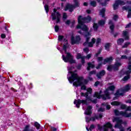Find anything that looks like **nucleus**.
I'll return each mask as SVG.
<instances>
[{
    "instance_id": "5701e85b",
    "label": "nucleus",
    "mask_w": 131,
    "mask_h": 131,
    "mask_svg": "<svg viewBox=\"0 0 131 131\" xmlns=\"http://www.w3.org/2000/svg\"><path fill=\"white\" fill-rule=\"evenodd\" d=\"M111 47V43L110 42L106 43L104 46L105 50H106V51H107V52H109V51H110Z\"/></svg>"
},
{
    "instance_id": "bb28decb",
    "label": "nucleus",
    "mask_w": 131,
    "mask_h": 131,
    "mask_svg": "<svg viewBox=\"0 0 131 131\" xmlns=\"http://www.w3.org/2000/svg\"><path fill=\"white\" fill-rule=\"evenodd\" d=\"M130 73H131V71L130 70L126 71L125 72L121 71L120 72L121 75H124V74H126V75H129L130 74Z\"/></svg>"
},
{
    "instance_id": "a18cd8bd",
    "label": "nucleus",
    "mask_w": 131,
    "mask_h": 131,
    "mask_svg": "<svg viewBox=\"0 0 131 131\" xmlns=\"http://www.w3.org/2000/svg\"><path fill=\"white\" fill-rule=\"evenodd\" d=\"M66 43H64L63 46V50L64 51L65 53H67V46Z\"/></svg>"
},
{
    "instance_id": "8fccbe9b",
    "label": "nucleus",
    "mask_w": 131,
    "mask_h": 131,
    "mask_svg": "<svg viewBox=\"0 0 131 131\" xmlns=\"http://www.w3.org/2000/svg\"><path fill=\"white\" fill-rule=\"evenodd\" d=\"M68 17V16H67V13H63L62 19L63 20H66V19H67Z\"/></svg>"
},
{
    "instance_id": "680f3d73",
    "label": "nucleus",
    "mask_w": 131,
    "mask_h": 131,
    "mask_svg": "<svg viewBox=\"0 0 131 131\" xmlns=\"http://www.w3.org/2000/svg\"><path fill=\"white\" fill-rule=\"evenodd\" d=\"M113 20H114V21H117V20H118V15H114Z\"/></svg>"
},
{
    "instance_id": "ea45409f",
    "label": "nucleus",
    "mask_w": 131,
    "mask_h": 131,
    "mask_svg": "<svg viewBox=\"0 0 131 131\" xmlns=\"http://www.w3.org/2000/svg\"><path fill=\"white\" fill-rule=\"evenodd\" d=\"M90 5L93 7V8H95V7H97V2L96 1H91L90 2Z\"/></svg>"
},
{
    "instance_id": "4468645a",
    "label": "nucleus",
    "mask_w": 131,
    "mask_h": 131,
    "mask_svg": "<svg viewBox=\"0 0 131 131\" xmlns=\"http://www.w3.org/2000/svg\"><path fill=\"white\" fill-rule=\"evenodd\" d=\"M122 10H125V11H128V15L127 16V18H131V7L129 6H123L122 7Z\"/></svg>"
},
{
    "instance_id": "c85d7f7f",
    "label": "nucleus",
    "mask_w": 131,
    "mask_h": 131,
    "mask_svg": "<svg viewBox=\"0 0 131 131\" xmlns=\"http://www.w3.org/2000/svg\"><path fill=\"white\" fill-rule=\"evenodd\" d=\"M121 104V103L117 101H113L112 102H111V105H112L113 106H119Z\"/></svg>"
},
{
    "instance_id": "49530a36",
    "label": "nucleus",
    "mask_w": 131,
    "mask_h": 131,
    "mask_svg": "<svg viewBox=\"0 0 131 131\" xmlns=\"http://www.w3.org/2000/svg\"><path fill=\"white\" fill-rule=\"evenodd\" d=\"M96 72L95 70L91 71L89 72V76H92L93 75L96 74Z\"/></svg>"
},
{
    "instance_id": "9b49d317",
    "label": "nucleus",
    "mask_w": 131,
    "mask_h": 131,
    "mask_svg": "<svg viewBox=\"0 0 131 131\" xmlns=\"http://www.w3.org/2000/svg\"><path fill=\"white\" fill-rule=\"evenodd\" d=\"M85 100H80L79 99L76 100L75 99L74 101V104L76 105V107L77 108H80V105H85Z\"/></svg>"
},
{
    "instance_id": "2f4dec72",
    "label": "nucleus",
    "mask_w": 131,
    "mask_h": 131,
    "mask_svg": "<svg viewBox=\"0 0 131 131\" xmlns=\"http://www.w3.org/2000/svg\"><path fill=\"white\" fill-rule=\"evenodd\" d=\"M107 89L111 92H114L115 91V86L114 85H110Z\"/></svg>"
},
{
    "instance_id": "423d86ee",
    "label": "nucleus",
    "mask_w": 131,
    "mask_h": 131,
    "mask_svg": "<svg viewBox=\"0 0 131 131\" xmlns=\"http://www.w3.org/2000/svg\"><path fill=\"white\" fill-rule=\"evenodd\" d=\"M112 124H111L110 122H107L105 124H104L103 126L99 124L97 125L98 129H99V130L103 129V131H109L108 129L112 128Z\"/></svg>"
},
{
    "instance_id": "69168bd1",
    "label": "nucleus",
    "mask_w": 131,
    "mask_h": 131,
    "mask_svg": "<svg viewBox=\"0 0 131 131\" xmlns=\"http://www.w3.org/2000/svg\"><path fill=\"white\" fill-rule=\"evenodd\" d=\"M94 128H95V125L91 124L89 127L90 130H92V129H94Z\"/></svg>"
},
{
    "instance_id": "c9c22d12",
    "label": "nucleus",
    "mask_w": 131,
    "mask_h": 131,
    "mask_svg": "<svg viewBox=\"0 0 131 131\" xmlns=\"http://www.w3.org/2000/svg\"><path fill=\"white\" fill-rule=\"evenodd\" d=\"M116 1L120 6H124L125 5V3L121 0H116Z\"/></svg>"
},
{
    "instance_id": "39448f33",
    "label": "nucleus",
    "mask_w": 131,
    "mask_h": 131,
    "mask_svg": "<svg viewBox=\"0 0 131 131\" xmlns=\"http://www.w3.org/2000/svg\"><path fill=\"white\" fill-rule=\"evenodd\" d=\"M76 28L77 29H81L82 31H84L86 33L90 32H89V28L88 27V26L83 24V23L79 19V21H78V25H77Z\"/></svg>"
},
{
    "instance_id": "58836bf2",
    "label": "nucleus",
    "mask_w": 131,
    "mask_h": 131,
    "mask_svg": "<svg viewBox=\"0 0 131 131\" xmlns=\"http://www.w3.org/2000/svg\"><path fill=\"white\" fill-rule=\"evenodd\" d=\"M130 45V42L129 41H127L126 43L124 44V45L122 47L123 49H125L128 47Z\"/></svg>"
},
{
    "instance_id": "6ab92c4d",
    "label": "nucleus",
    "mask_w": 131,
    "mask_h": 131,
    "mask_svg": "<svg viewBox=\"0 0 131 131\" xmlns=\"http://www.w3.org/2000/svg\"><path fill=\"white\" fill-rule=\"evenodd\" d=\"M129 90H130V86H129V84H128L124 87V88L122 90V92H123V93H126V92H128Z\"/></svg>"
},
{
    "instance_id": "412c9836",
    "label": "nucleus",
    "mask_w": 131,
    "mask_h": 131,
    "mask_svg": "<svg viewBox=\"0 0 131 131\" xmlns=\"http://www.w3.org/2000/svg\"><path fill=\"white\" fill-rule=\"evenodd\" d=\"M105 14H106V8H103L100 11V15L102 16V18H104Z\"/></svg>"
},
{
    "instance_id": "338daca9",
    "label": "nucleus",
    "mask_w": 131,
    "mask_h": 131,
    "mask_svg": "<svg viewBox=\"0 0 131 131\" xmlns=\"http://www.w3.org/2000/svg\"><path fill=\"white\" fill-rule=\"evenodd\" d=\"M85 120H86V122H90V121H91V118L89 117H86Z\"/></svg>"
},
{
    "instance_id": "20e7f679",
    "label": "nucleus",
    "mask_w": 131,
    "mask_h": 131,
    "mask_svg": "<svg viewBox=\"0 0 131 131\" xmlns=\"http://www.w3.org/2000/svg\"><path fill=\"white\" fill-rule=\"evenodd\" d=\"M67 55H62V60L65 63H70V64H74L76 63L75 60L73 59V56L71 55V53L69 52L66 53Z\"/></svg>"
},
{
    "instance_id": "c756f323",
    "label": "nucleus",
    "mask_w": 131,
    "mask_h": 131,
    "mask_svg": "<svg viewBox=\"0 0 131 131\" xmlns=\"http://www.w3.org/2000/svg\"><path fill=\"white\" fill-rule=\"evenodd\" d=\"M114 120L116 121L117 124H122V120L119 119V118H115Z\"/></svg>"
},
{
    "instance_id": "4d7b16f0",
    "label": "nucleus",
    "mask_w": 131,
    "mask_h": 131,
    "mask_svg": "<svg viewBox=\"0 0 131 131\" xmlns=\"http://www.w3.org/2000/svg\"><path fill=\"white\" fill-rule=\"evenodd\" d=\"M127 111H131V106H126V108L124 112H127Z\"/></svg>"
},
{
    "instance_id": "37998d69",
    "label": "nucleus",
    "mask_w": 131,
    "mask_h": 131,
    "mask_svg": "<svg viewBox=\"0 0 131 131\" xmlns=\"http://www.w3.org/2000/svg\"><path fill=\"white\" fill-rule=\"evenodd\" d=\"M96 119H99V117H98V116H95V117L90 118L91 121H95Z\"/></svg>"
},
{
    "instance_id": "9d476101",
    "label": "nucleus",
    "mask_w": 131,
    "mask_h": 131,
    "mask_svg": "<svg viewBox=\"0 0 131 131\" xmlns=\"http://www.w3.org/2000/svg\"><path fill=\"white\" fill-rule=\"evenodd\" d=\"M114 112L116 116H120V115L121 116H122L123 117H125V118L126 117H128L129 116L127 115L126 112H124L123 111L119 112L118 110H115L114 111Z\"/></svg>"
},
{
    "instance_id": "72a5a7b5",
    "label": "nucleus",
    "mask_w": 131,
    "mask_h": 131,
    "mask_svg": "<svg viewBox=\"0 0 131 131\" xmlns=\"http://www.w3.org/2000/svg\"><path fill=\"white\" fill-rule=\"evenodd\" d=\"M130 78V75H128L124 76V78L122 79V80L123 81H127V80H128V79H129Z\"/></svg>"
},
{
    "instance_id": "0eeeda50",
    "label": "nucleus",
    "mask_w": 131,
    "mask_h": 131,
    "mask_svg": "<svg viewBox=\"0 0 131 131\" xmlns=\"http://www.w3.org/2000/svg\"><path fill=\"white\" fill-rule=\"evenodd\" d=\"M79 20L84 24H85V23H90L91 21H92V17L90 15L86 17H82L81 15H79L78 17V21H79Z\"/></svg>"
},
{
    "instance_id": "e433bc0d",
    "label": "nucleus",
    "mask_w": 131,
    "mask_h": 131,
    "mask_svg": "<svg viewBox=\"0 0 131 131\" xmlns=\"http://www.w3.org/2000/svg\"><path fill=\"white\" fill-rule=\"evenodd\" d=\"M34 126H35L37 129H39V128H40V124L37 122H35Z\"/></svg>"
},
{
    "instance_id": "1a4fd4ad",
    "label": "nucleus",
    "mask_w": 131,
    "mask_h": 131,
    "mask_svg": "<svg viewBox=\"0 0 131 131\" xmlns=\"http://www.w3.org/2000/svg\"><path fill=\"white\" fill-rule=\"evenodd\" d=\"M104 94H102L101 95L102 99L104 101H106L107 99V100H110L111 99V97H110V93H109V90L107 88L104 91Z\"/></svg>"
},
{
    "instance_id": "5fc2aeb1",
    "label": "nucleus",
    "mask_w": 131,
    "mask_h": 131,
    "mask_svg": "<svg viewBox=\"0 0 131 131\" xmlns=\"http://www.w3.org/2000/svg\"><path fill=\"white\" fill-rule=\"evenodd\" d=\"M59 30H60V28L59 27V26L56 25L55 26V32H58Z\"/></svg>"
},
{
    "instance_id": "f257e3e1",
    "label": "nucleus",
    "mask_w": 131,
    "mask_h": 131,
    "mask_svg": "<svg viewBox=\"0 0 131 131\" xmlns=\"http://www.w3.org/2000/svg\"><path fill=\"white\" fill-rule=\"evenodd\" d=\"M76 72H77V70L69 71V73L71 74V76L68 77V79L70 83H72V82L75 81L73 83V85L76 86V88H78V86H81V85L83 84V82H82L83 77H79ZM75 80L77 81H75Z\"/></svg>"
},
{
    "instance_id": "bf43d9fd",
    "label": "nucleus",
    "mask_w": 131,
    "mask_h": 131,
    "mask_svg": "<svg viewBox=\"0 0 131 131\" xmlns=\"http://www.w3.org/2000/svg\"><path fill=\"white\" fill-rule=\"evenodd\" d=\"M122 124H117L115 125V127H118V128H120L121 127H122Z\"/></svg>"
},
{
    "instance_id": "13d9d810",
    "label": "nucleus",
    "mask_w": 131,
    "mask_h": 131,
    "mask_svg": "<svg viewBox=\"0 0 131 131\" xmlns=\"http://www.w3.org/2000/svg\"><path fill=\"white\" fill-rule=\"evenodd\" d=\"M81 63L82 64H84V63H85V57L84 56H83V57L82 58H81Z\"/></svg>"
},
{
    "instance_id": "f3484780",
    "label": "nucleus",
    "mask_w": 131,
    "mask_h": 131,
    "mask_svg": "<svg viewBox=\"0 0 131 131\" xmlns=\"http://www.w3.org/2000/svg\"><path fill=\"white\" fill-rule=\"evenodd\" d=\"M113 61V57H107L103 60V65H106V63H111Z\"/></svg>"
},
{
    "instance_id": "052dcab7",
    "label": "nucleus",
    "mask_w": 131,
    "mask_h": 131,
    "mask_svg": "<svg viewBox=\"0 0 131 131\" xmlns=\"http://www.w3.org/2000/svg\"><path fill=\"white\" fill-rule=\"evenodd\" d=\"M88 45L89 48H93L94 47V44L91 42H88Z\"/></svg>"
},
{
    "instance_id": "7ed1b4c3",
    "label": "nucleus",
    "mask_w": 131,
    "mask_h": 131,
    "mask_svg": "<svg viewBox=\"0 0 131 131\" xmlns=\"http://www.w3.org/2000/svg\"><path fill=\"white\" fill-rule=\"evenodd\" d=\"M52 21L56 20V23H61V13L57 11L56 8L53 9V12L51 14Z\"/></svg>"
},
{
    "instance_id": "3c124183",
    "label": "nucleus",
    "mask_w": 131,
    "mask_h": 131,
    "mask_svg": "<svg viewBox=\"0 0 131 131\" xmlns=\"http://www.w3.org/2000/svg\"><path fill=\"white\" fill-rule=\"evenodd\" d=\"M127 105L125 104H121L120 106V108L122 110H124L126 109Z\"/></svg>"
},
{
    "instance_id": "0e129e2a",
    "label": "nucleus",
    "mask_w": 131,
    "mask_h": 131,
    "mask_svg": "<svg viewBox=\"0 0 131 131\" xmlns=\"http://www.w3.org/2000/svg\"><path fill=\"white\" fill-rule=\"evenodd\" d=\"M85 58L86 59H88V60H89V59H91V58H92V54H88L86 56Z\"/></svg>"
},
{
    "instance_id": "09e8293b",
    "label": "nucleus",
    "mask_w": 131,
    "mask_h": 131,
    "mask_svg": "<svg viewBox=\"0 0 131 131\" xmlns=\"http://www.w3.org/2000/svg\"><path fill=\"white\" fill-rule=\"evenodd\" d=\"M107 2H109V1L105 0L104 1V2L101 3L100 4H101V6H102V7H106V6H107Z\"/></svg>"
},
{
    "instance_id": "393cba45",
    "label": "nucleus",
    "mask_w": 131,
    "mask_h": 131,
    "mask_svg": "<svg viewBox=\"0 0 131 131\" xmlns=\"http://www.w3.org/2000/svg\"><path fill=\"white\" fill-rule=\"evenodd\" d=\"M123 42H124V39H123L122 38H119L117 40V45L118 46H121V45H122V43H123Z\"/></svg>"
},
{
    "instance_id": "2eb2a0df",
    "label": "nucleus",
    "mask_w": 131,
    "mask_h": 131,
    "mask_svg": "<svg viewBox=\"0 0 131 131\" xmlns=\"http://www.w3.org/2000/svg\"><path fill=\"white\" fill-rule=\"evenodd\" d=\"M108 25H110V29H111V34H114V28H115V26L114 25V24L113 23V21H112V20H110L108 22Z\"/></svg>"
},
{
    "instance_id": "f704fd0d",
    "label": "nucleus",
    "mask_w": 131,
    "mask_h": 131,
    "mask_svg": "<svg viewBox=\"0 0 131 131\" xmlns=\"http://www.w3.org/2000/svg\"><path fill=\"white\" fill-rule=\"evenodd\" d=\"M44 8L46 13L48 14L49 12L50 11V8L49 7V5L48 4H45V5L44 6Z\"/></svg>"
},
{
    "instance_id": "79ce46f5",
    "label": "nucleus",
    "mask_w": 131,
    "mask_h": 131,
    "mask_svg": "<svg viewBox=\"0 0 131 131\" xmlns=\"http://www.w3.org/2000/svg\"><path fill=\"white\" fill-rule=\"evenodd\" d=\"M92 113L93 112H92V111H89L88 110H86L84 112V114H85L86 115H91Z\"/></svg>"
},
{
    "instance_id": "f8f14e48",
    "label": "nucleus",
    "mask_w": 131,
    "mask_h": 131,
    "mask_svg": "<svg viewBox=\"0 0 131 131\" xmlns=\"http://www.w3.org/2000/svg\"><path fill=\"white\" fill-rule=\"evenodd\" d=\"M81 97H85V100H83V101H85V102H84L85 103V105L86 106H88L89 105L88 101H90V102H92V98L90 96H89L88 94L86 93V95H84V93L81 92L80 93Z\"/></svg>"
},
{
    "instance_id": "473e14b6",
    "label": "nucleus",
    "mask_w": 131,
    "mask_h": 131,
    "mask_svg": "<svg viewBox=\"0 0 131 131\" xmlns=\"http://www.w3.org/2000/svg\"><path fill=\"white\" fill-rule=\"evenodd\" d=\"M106 23V21L104 20L101 19L98 21V25L100 26H104V25Z\"/></svg>"
},
{
    "instance_id": "ddd939ff",
    "label": "nucleus",
    "mask_w": 131,
    "mask_h": 131,
    "mask_svg": "<svg viewBox=\"0 0 131 131\" xmlns=\"http://www.w3.org/2000/svg\"><path fill=\"white\" fill-rule=\"evenodd\" d=\"M90 35H91V33L90 32H88V33H86V34H85L84 36L86 37V41L83 43V46L84 47H86L88 43L90 42V39H91V37H90Z\"/></svg>"
},
{
    "instance_id": "e2e57ef3",
    "label": "nucleus",
    "mask_w": 131,
    "mask_h": 131,
    "mask_svg": "<svg viewBox=\"0 0 131 131\" xmlns=\"http://www.w3.org/2000/svg\"><path fill=\"white\" fill-rule=\"evenodd\" d=\"M120 94V91L119 90H117L116 93L115 94V96L119 97V95Z\"/></svg>"
},
{
    "instance_id": "a19ab883",
    "label": "nucleus",
    "mask_w": 131,
    "mask_h": 131,
    "mask_svg": "<svg viewBox=\"0 0 131 131\" xmlns=\"http://www.w3.org/2000/svg\"><path fill=\"white\" fill-rule=\"evenodd\" d=\"M102 40L100 38H97L96 40V47H99V45L101 42Z\"/></svg>"
},
{
    "instance_id": "cd10ccee",
    "label": "nucleus",
    "mask_w": 131,
    "mask_h": 131,
    "mask_svg": "<svg viewBox=\"0 0 131 131\" xmlns=\"http://www.w3.org/2000/svg\"><path fill=\"white\" fill-rule=\"evenodd\" d=\"M94 98H97V99H101L102 98V95H99V92H95L94 94L93 95Z\"/></svg>"
},
{
    "instance_id": "4be33fe9",
    "label": "nucleus",
    "mask_w": 131,
    "mask_h": 131,
    "mask_svg": "<svg viewBox=\"0 0 131 131\" xmlns=\"http://www.w3.org/2000/svg\"><path fill=\"white\" fill-rule=\"evenodd\" d=\"M121 66V63L118 62H116L115 64L114 65V70H118V68L120 67Z\"/></svg>"
},
{
    "instance_id": "7c9ffc66",
    "label": "nucleus",
    "mask_w": 131,
    "mask_h": 131,
    "mask_svg": "<svg viewBox=\"0 0 131 131\" xmlns=\"http://www.w3.org/2000/svg\"><path fill=\"white\" fill-rule=\"evenodd\" d=\"M93 93V89L91 88H89L87 89V92L84 93V95H86V94H88L89 95H92Z\"/></svg>"
},
{
    "instance_id": "a211bd4d",
    "label": "nucleus",
    "mask_w": 131,
    "mask_h": 131,
    "mask_svg": "<svg viewBox=\"0 0 131 131\" xmlns=\"http://www.w3.org/2000/svg\"><path fill=\"white\" fill-rule=\"evenodd\" d=\"M123 36L125 40H129V36H128V32L125 31H123Z\"/></svg>"
},
{
    "instance_id": "de8ad7c7",
    "label": "nucleus",
    "mask_w": 131,
    "mask_h": 131,
    "mask_svg": "<svg viewBox=\"0 0 131 131\" xmlns=\"http://www.w3.org/2000/svg\"><path fill=\"white\" fill-rule=\"evenodd\" d=\"M83 57V56H81V54L78 53L77 55L76 58L77 59V60H79L80 59H81Z\"/></svg>"
},
{
    "instance_id": "aec40b11",
    "label": "nucleus",
    "mask_w": 131,
    "mask_h": 131,
    "mask_svg": "<svg viewBox=\"0 0 131 131\" xmlns=\"http://www.w3.org/2000/svg\"><path fill=\"white\" fill-rule=\"evenodd\" d=\"M91 68H92V69L95 68V64L92 63V62H88V67H87L88 71H90V70H91Z\"/></svg>"
},
{
    "instance_id": "774afa93",
    "label": "nucleus",
    "mask_w": 131,
    "mask_h": 131,
    "mask_svg": "<svg viewBox=\"0 0 131 131\" xmlns=\"http://www.w3.org/2000/svg\"><path fill=\"white\" fill-rule=\"evenodd\" d=\"M99 84H100V81H97L94 83V86H98V85H99Z\"/></svg>"
},
{
    "instance_id": "a878e982",
    "label": "nucleus",
    "mask_w": 131,
    "mask_h": 131,
    "mask_svg": "<svg viewBox=\"0 0 131 131\" xmlns=\"http://www.w3.org/2000/svg\"><path fill=\"white\" fill-rule=\"evenodd\" d=\"M107 71L111 72V71H112L113 70H114V66L112 64H110L107 66Z\"/></svg>"
},
{
    "instance_id": "4c0bfd02",
    "label": "nucleus",
    "mask_w": 131,
    "mask_h": 131,
    "mask_svg": "<svg viewBox=\"0 0 131 131\" xmlns=\"http://www.w3.org/2000/svg\"><path fill=\"white\" fill-rule=\"evenodd\" d=\"M119 6V5L117 3V2L115 1V4L113 5L114 10H117L118 9Z\"/></svg>"
},
{
    "instance_id": "603ef678",
    "label": "nucleus",
    "mask_w": 131,
    "mask_h": 131,
    "mask_svg": "<svg viewBox=\"0 0 131 131\" xmlns=\"http://www.w3.org/2000/svg\"><path fill=\"white\" fill-rule=\"evenodd\" d=\"M83 50L86 54H89V52H90V49L88 48H85Z\"/></svg>"
},
{
    "instance_id": "b1692460",
    "label": "nucleus",
    "mask_w": 131,
    "mask_h": 131,
    "mask_svg": "<svg viewBox=\"0 0 131 131\" xmlns=\"http://www.w3.org/2000/svg\"><path fill=\"white\" fill-rule=\"evenodd\" d=\"M94 24H93V29L94 31H97L98 30V28H99V26H98V24L95 23L96 19L93 20Z\"/></svg>"
},
{
    "instance_id": "6e6552de",
    "label": "nucleus",
    "mask_w": 131,
    "mask_h": 131,
    "mask_svg": "<svg viewBox=\"0 0 131 131\" xmlns=\"http://www.w3.org/2000/svg\"><path fill=\"white\" fill-rule=\"evenodd\" d=\"M80 40H81V38L79 36H76L75 37L73 35H72L71 38V45L73 46L74 45L78 44L80 42Z\"/></svg>"
},
{
    "instance_id": "dca6fc26",
    "label": "nucleus",
    "mask_w": 131,
    "mask_h": 131,
    "mask_svg": "<svg viewBox=\"0 0 131 131\" xmlns=\"http://www.w3.org/2000/svg\"><path fill=\"white\" fill-rule=\"evenodd\" d=\"M106 74V71L104 70L100 71L99 73L96 74V77L98 79H101L102 76H104Z\"/></svg>"
},
{
    "instance_id": "6e6d98bb",
    "label": "nucleus",
    "mask_w": 131,
    "mask_h": 131,
    "mask_svg": "<svg viewBox=\"0 0 131 131\" xmlns=\"http://www.w3.org/2000/svg\"><path fill=\"white\" fill-rule=\"evenodd\" d=\"M121 60H127V56L126 55H121Z\"/></svg>"
},
{
    "instance_id": "c03bdc74",
    "label": "nucleus",
    "mask_w": 131,
    "mask_h": 131,
    "mask_svg": "<svg viewBox=\"0 0 131 131\" xmlns=\"http://www.w3.org/2000/svg\"><path fill=\"white\" fill-rule=\"evenodd\" d=\"M103 65V62H99L98 64V66L96 67V69L98 70L102 67V66Z\"/></svg>"
},
{
    "instance_id": "864d4df0",
    "label": "nucleus",
    "mask_w": 131,
    "mask_h": 131,
    "mask_svg": "<svg viewBox=\"0 0 131 131\" xmlns=\"http://www.w3.org/2000/svg\"><path fill=\"white\" fill-rule=\"evenodd\" d=\"M63 38H64V36H63V35H59L58 36V39L59 41H62V40H63Z\"/></svg>"
},
{
    "instance_id": "f03ea898",
    "label": "nucleus",
    "mask_w": 131,
    "mask_h": 131,
    "mask_svg": "<svg viewBox=\"0 0 131 131\" xmlns=\"http://www.w3.org/2000/svg\"><path fill=\"white\" fill-rule=\"evenodd\" d=\"M74 5L70 4L69 3H67L64 8V11H69L70 13H72L73 11H74V9L75 8H78L80 6V4L78 2V0H73Z\"/></svg>"
}]
</instances>
